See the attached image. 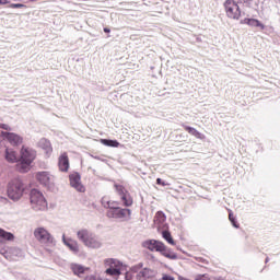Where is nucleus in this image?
<instances>
[{"label": "nucleus", "mask_w": 280, "mask_h": 280, "mask_svg": "<svg viewBox=\"0 0 280 280\" xmlns=\"http://www.w3.org/2000/svg\"><path fill=\"white\" fill-rule=\"evenodd\" d=\"M77 238L85 245L86 248H92L93 250H97L104 246L102 238L88 229L79 230L77 232Z\"/></svg>", "instance_id": "f257e3e1"}, {"label": "nucleus", "mask_w": 280, "mask_h": 280, "mask_svg": "<svg viewBox=\"0 0 280 280\" xmlns=\"http://www.w3.org/2000/svg\"><path fill=\"white\" fill-rule=\"evenodd\" d=\"M23 191H25V188L23 187V182L21 179L15 178L9 183L7 194L10 200H13L14 202L21 200Z\"/></svg>", "instance_id": "f03ea898"}, {"label": "nucleus", "mask_w": 280, "mask_h": 280, "mask_svg": "<svg viewBox=\"0 0 280 280\" xmlns=\"http://www.w3.org/2000/svg\"><path fill=\"white\" fill-rule=\"evenodd\" d=\"M30 200L34 211H45L47 209V200L40 190L32 189L30 194Z\"/></svg>", "instance_id": "7ed1b4c3"}, {"label": "nucleus", "mask_w": 280, "mask_h": 280, "mask_svg": "<svg viewBox=\"0 0 280 280\" xmlns=\"http://www.w3.org/2000/svg\"><path fill=\"white\" fill-rule=\"evenodd\" d=\"M34 159H36V150L22 147L20 156L21 170L25 172V170L34 163Z\"/></svg>", "instance_id": "20e7f679"}, {"label": "nucleus", "mask_w": 280, "mask_h": 280, "mask_svg": "<svg viewBox=\"0 0 280 280\" xmlns=\"http://www.w3.org/2000/svg\"><path fill=\"white\" fill-rule=\"evenodd\" d=\"M225 14L228 19H233L234 21H240L242 16V10H240V3L235 0H225L223 3Z\"/></svg>", "instance_id": "39448f33"}, {"label": "nucleus", "mask_w": 280, "mask_h": 280, "mask_svg": "<svg viewBox=\"0 0 280 280\" xmlns=\"http://www.w3.org/2000/svg\"><path fill=\"white\" fill-rule=\"evenodd\" d=\"M130 215H132V211L128 208H118L116 210H107L106 212L107 218L120 220L121 222H128Z\"/></svg>", "instance_id": "423d86ee"}, {"label": "nucleus", "mask_w": 280, "mask_h": 280, "mask_svg": "<svg viewBox=\"0 0 280 280\" xmlns=\"http://www.w3.org/2000/svg\"><path fill=\"white\" fill-rule=\"evenodd\" d=\"M34 235L42 244H55L54 236L45 228H37Z\"/></svg>", "instance_id": "0eeeda50"}, {"label": "nucleus", "mask_w": 280, "mask_h": 280, "mask_svg": "<svg viewBox=\"0 0 280 280\" xmlns=\"http://www.w3.org/2000/svg\"><path fill=\"white\" fill-rule=\"evenodd\" d=\"M36 179L47 189H54V177L49 172L43 171L36 174Z\"/></svg>", "instance_id": "6e6552de"}, {"label": "nucleus", "mask_w": 280, "mask_h": 280, "mask_svg": "<svg viewBox=\"0 0 280 280\" xmlns=\"http://www.w3.org/2000/svg\"><path fill=\"white\" fill-rule=\"evenodd\" d=\"M0 253L3 255L4 259H8V261H16V259L24 257L23 250H21L19 247H10L7 250H2Z\"/></svg>", "instance_id": "1a4fd4ad"}, {"label": "nucleus", "mask_w": 280, "mask_h": 280, "mask_svg": "<svg viewBox=\"0 0 280 280\" xmlns=\"http://www.w3.org/2000/svg\"><path fill=\"white\" fill-rule=\"evenodd\" d=\"M241 24L249 25V27H259V30L261 32H264L265 34H268V32H270V30H272L271 27L264 25V23H261L257 19L245 18L244 20H241Z\"/></svg>", "instance_id": "9d476101"}, {"label": "nucleus", "mask_w": 280, "mask_h": 280, "mask_svg": "<svg viewBox=\"0 0 280 280\" xmlns=\"http://www.w3.org/2000/svg\"><path fill=\"white\" fill-rule=\"evenodd\" d=\"M69 180H70V185H71V187H73V189L80 191V194H84V191L86 189L84 188V185H82V177L80 176V173L74 172V173L70 174Z\"/></svg>", "instance_id": "9b49d317"}, {"label": "nucleus", "mask_w": 280, "mask_h": 280, "mask_svg": "<svg viewBox=\"0 0 280 280\" xmlns=\"http://www.w3.org/2000/svg\"><path fill=\"white\" fill-rule=\"evenodd\" d=\"M115 189L120 196V199L125 207H132V197L128 194V190L122 185L115 184Z\"/></svg>", "instance_id": "f8f14e48"}, {"label": "nucleus", "mask_w": 280, "mask_h": 280, "mask_svg": "<svg viewBox=\"0 0 280 280\" xmlns=\"http://www.w3.org/2000/svg\"><path fill=\"white\" fill-rule=\"evenodd\" d=\"M142 248H147L151 253H161V248L163 247V242L156 241L154 238L143 241L141 244Z\"/></svg>", "instance_id": "ddd939ff"}, {"label": "nucleus", "mask_w": 280, "mask_h": 280, "mask_svg": "<svg viewBox=\"0 0 280 280\" xmlns=\"http://www.w3.org/2000/svg\"><path fill=\"white\" fill-rule=\"evenodd\" d=\"M1 137L10 142L11 145H21L23 143V137L8 131H1Z\"/></svg>", "instance_id": "4468645a"}, {"label": "nucleus", "mask_w": 280, "mask_h": 280, "mask_svg": "<svg viewBox=\"0 0 280 280\" xmlns=\"http://www.w3.org/2000/svg\"><path fill=\"white\" fill-rule=\"evenodd\" d=\"M62 243L65 244V246H67V248H69L70 252L73 253V255H78L80 253V243H78V241L65 236V234L62 235Z\"/></svg>", "instance_id": "2eb2a0df"}, {"label": "nucleus", "mask_w": 280, "mask_h": 280, "mask_svg": "<svg viewBox=\"0 0 280 280\" xmlns=\"http://www.w3.org/2000/svg\"><path fill=\"white\" fill-rule=\"evenodd\" d=\"M156 270L144 267L141 269V271H139L136 276L137 280H148V279H154L156 278Z\"/></svg>", "instance_id": "dca6fc26"}, {"label": "nucleus", "mask_w": 280, "mask_h": 280, "mask_svg": "<svg viewBox=\"0 0 280 280\" xmlns=\"http://www.w3.org/2000/svg\"><path fill=\"white\" fill-rule=\"evenodd\" d=\"M37 145L45 152V154H51L54 152V149L51 148V142L47 140L46 138H42L38 142Z\"/></svg>", "instance_id": "f3484780"}, {"label": "nucleus", "mask_w": 280, "mask_h": 280, "mask_svg": "<svg viewBox=\"0 0 280 280\" xmlns=\"http://www.w3.org/2000/svg\"><path fill=\"white\" fill-rule=\"evenodd\" d=\"M160 254L163 257H166V259H178V255H176V253H174V250H172V248L165 246V244L163 243L162 248L160 250Z\"/></svg>", "instance_id": "a211bd4d"}, {"label": "nucleus", "mask_w": 280, "mask_h": 280, "mask_svg": "<svg viewBox=\"0 0 280 280\" xmlns=\"http://www.w3.org/2000/svg\"><path fill=\"white\" fill-rule=\"evenodd\" d=\"M58 165L60 172H69V156L67 153H63L59 156Z\"/></svg>", "instance_id": "6ab92c4d"}, {"label": "nucleus", "mask_w": 280, "mask_h": 280, "mask_svg": "<svg viewBox=\"0 0 280 280\" xmlns=\"http://www.w3.org/2000/svg\"><path fill=\"white\" fill-rule=\"evenodd\" d=\"M183 128L186 130V132L190 133L191 137H196V139H200L201 141H203V139H206L205 133H201L200 131H198L194 127H189L187 125H183Z\"/></svg>", "instance_id": "aec40b11"}, {"label": "nucleus", "mask_w": 280, "mask_h": 280, "mask_svg": "<svg viewBox=\"0 0 280 280\" xmlns=\"http://www.w3.org/2000/svg\"><path fill=\"white\" fill-rule=\"evenodd\" d=\"M4 156H5V161H8V163L19 162V156L16 155V151L14 149L7 148Z\"/></svg>", "instance_id": "412c9836"}, {"label": "nucleus", "mask_w": 280, "mask_h": 280, "mask_svg": "<svg viewBox=\"0 0 280 280\" xmlns=\"http://www.w3.org/2000/svg\"><path fill=\"white\" fill-rule=\"evenodd\" d=\"M70 269L72 270L73 275H75L77 277H80V275H84V266L80 265V264H71L70 265Z\"/></svg>", "instance_id": "4be33fe9"}, {"label": "nucleus", "mask_w": 280, "mask_h": 280, "mask_svg": "<svg viewBox=\"0 0 280 280\" xmlns=\"http://www.w3.org/2000/svg\"><path fill=\"white\" fill-rule=\"evenodd\" d=\"M0 237L5 240V242H14V235L11 232H8L0 228Z\"/></svg>", "instance_id": "5701e85b"}, {"label": "nucleus", "mask_w": 280, "mask_h": 280, "mask_svg": "<svg viewBox=\"0 0 280 280\" xmlns=\"http://www.w3.org/2000/svg\"><path fill=\"white\" fill-rule=\"evenodd\" d=\"M101 143L107 148H119V141L110 139H101Z\"/></svg>", "instance_id": "b1692460"}, {"label": "nucleus", "mask_w": 280, "mask_h": 280, "mask_svg": "<svg viewBox=\"0 0 280 280\" xmlns=\"http://www.w3.org/2000/svg\"><path fill=\"white\" fill-rule=\"evenodd\" d=\"M167 220V215L163 211H158L154 217V222L156 224H163Z\"/></svg>", "instance_id": "393cba45"}, {"label": "nucleus", "mask_w": 280, "mask_h": 280, "mask_svg": "<svg viewBox=\"0 0 280 280\" xmlns=\"http://www.w3.org/2000/svg\"><path fill=\"white\" fill-rule=\"evenodd\" d=\"M162 237L163 240H165L168 244H172V246H174L176 243L174 242V238L172 237V233H170V231L164 230L162 232Z\"/></svg>", "instance_id": "a878e982"}, {"label": "nucleus", "mask_w": 280, "mask_h": 280, "mask_svg": "<svg viewBox=\"0 0 280 280\" xmlns=\"http://www.w3.org/2000/svg\"><path fill=\"white\" fill-rule=\"evenodd\" d=\"M105 272L110 277H119V275H121V269L110 267V268H107Z\"/></svg>", "instance_id": "bb28decb"}, {"label": "nucleus", "mask_w": 280, "mask_h": 280, "mask_svg": "<svg viewBox=\"0 0 280 280\" xmlns=\"http://www.w3.org/2000/svg\"><path fill=\"white\" fill-rule=\"evenodd\" d=\"M229 220H230L232 226H234V229H240V223H237V218H235V215H233V211H231V210L229 212Z\"/></svg>", "instance_id": "cd10ccee"}, {"label": "nucleus", "mask_w": 280, "mask_h": 280, "mask_svg": "<svg viewBox=\"0 0 280 280\" xmlns=\"http://www.w3.org/2000/svg\"><path fill=\"white\" fill-rule=\"evenodd\" d=\"M119 202L117 201H109L108 211H115L116 209H119Z\"/></svg>", "instance_id": "c85d7f7f"}, {"label": "nucleus", "mask_w": 280, "mask_h": 280, "mask_svg": "<svg viewBox=\"0 0 280 280\" xmlns=\"http://www.w3.org/2000/svg\"><path fill=\"white\" fill-rule=\"evenodd\" d=\"M140 270H143V262H139L131 267V272H139Z\"/></svg>", "instance_id": "c756f323"}, {"label": "nucleus", "mask_w": 280, "mask_h": 280, "mask_svg": "<svg viewBox=\"0 0 280 280\" xmlns=\"http://www.w3.org/2000/svg\"><path fill=\"white\" fill-rule=\"evenodd\" d=\"M237 3H242L245 8H253V0H237Z\"/></svg>", "instance_id": "7c9ffc66"}, {"label": "nucleus", "mask_w": 280, "mask_h": 280, "mask_svg": "<svg viewBox=\"0 0 280 280\" xmlns=\"http://www.w3.org/2000/svg\"><path fill=\"white\" fill-rule=\"evenodd\" d=\"M237 3H242L245 8H253V0H237Z\"/></svg>", "instance_id": "2f4dec72"}, {"label": "nucleus", "mask_w": 280, "mask_h": 280, "mask_svg": "<svg viewBox=\"0 0 280 280\" xmlns=\"http://www.w3.org/2000/svg\"><path fill=\"white\" fill-rule=\"evenodd\" d=\"M101 205L104 207V209H108V207H110V200H108L106 197H103L101 199Z\"/></svg>", "instance_id": "473e14b6"}, {"label": "nucleus", "mask_w": 280, "mask_h": 280, "mask_svg": "<svg viewBox=\"0 0 280 280\" xmlns=\"http://www.w3.org/2000/svg\"><path fill=\"white\" fill-rule=\"evenodd\" d=\"M9 8H12V9H21V8H27V5L23 4V3H11L9 5Z\"/></svg>", "instance_id": "72a5a7b5"}, {"label": "nucleus", "mask_w": 280, "mask_h": 280, "mask_svg": "<svg viewBox=\"0 0 280 280\" xmlns=\"http://www.w3.org/2000/svg\"><path fill=\"white\" fill-rule=\"evenodd\" d=\"M195 280H209V276L207 273L203 275H197L195 277Z\"/></svg>", "instance_id": "f704fd0d"}, {"label": "nucleus", "mask_w": 280, "mask_h": 280, "mask_svg": "<svg viewBox=\"0 0 280 280\" xmlns=\"http://www.w3.org/2000/svg\"><path fill=\"white\" fill-rule=\"evenodd\" d=\"M162 280H175V279L172 276L163 275Z\"/></svg>", "instance_id": "c9c22d12"}, {"label": "nucleus", "mask_w": 280, "mask_h": 280, "mask_svg": "<svg viewBox=\"0 0 280 280\" xmlns=\"http://www.w3.org/2000/svg\"><path fill=\"white\" fill-rule=\"evenodd\" d=\"M156 185H162V187H165V182H163V179H161V178H158L156 179Z\"/></svg>", "instance_id": "e433bc0d"}, {"label": "nucleus", "mask_w": 280, "mask_h": 280, "mask_svg": "<svg viewBox=\"0 0 280 280\" xmlns=\"http://www.w3.org/2000/svg\"><path fill=\"white\" fill-rule=\"evenodd\" d=\"M148 257L150 261H156V257L154 256V254H149Z\"/></svg>", "instance_id": "4c0bfd02"}, {"label": "nucleus", "mask_w": 280, "mask_h": 280, "mask_svg": "<svg viewBox=\"0 0 280 280\" xmlns=\"http://www.w3.org/2000/svg\"><path fill=\"white\" fill-rule=\"evenodd\" d=\"M10 4V0H0V5H8Z\"/></svg>", "instance_id": "58836bf2"}, {"label": "nucleus", "mask_w": 280, "mask_h": 280, "mask_svg": "<svg viewBox=\"0 0 280 280\" xmlns=\"http://www.w3.org/2000/svg\"><path fill=\"white\" fill-rule=\"evenodd\" d=\"M0 128H2V130H10V126L5 124L0 125Z\"/></svg>", "instance_id": "ea45409f"}, {"label": "nucleus", "mask_w": 280, "mask_h": 280, "mask_svg": "<svg viewBox=\"0 0 280 280\" xmlns=\"http://www.w3.org/2000/svg\"><path fill=\"white\" fill-rule=\"evenodd\" d=\"M125 280H132V276L128 275V272L125 275Z\"/></svg>", "instance_id": "a19ab883"}, {"label": "nucleus", "mask_w": 280, "mask_h": 280, "mask_svg": "<svg viewBox=\"0 0 280 280\" xmlns=\"http://www.w3.org/2000/svg\"><path fill=\"white\" fill-rule=\"evenodd\" d=\"M104 32H105V34H110V28L105 27V28H104Z\"/></svg>", "instance_id": "79ce46f5"}, {"label": "nucleus", "mask_w": 280, "mask_h": 280, "mask_svg": "<svg viewBox=\"0 0 280 280\" xmlns=\"http://www.w3.org/2000/svg\"><path fill=\"white\" fill-rule=\"evenodd\" d=\"M178 280H188L187 278L183 277V276H179L178 277Z\"/></svg>", "instance_id": "37998d69"}, {"label": "nucleus", "mask_w": 280, "mask_h": 280, "mask_svg": "<svg viewBox=\"0 0 280 280\" xmlns=\"http://www.w3.org/2000/svg\"><path fill=\"white\" fill-rule=\"evenodd\" d=\"M268 261H270V258H269V257H267V258L265 259V264H268Z\"/></svg>", "instance_id": "c03bdc74"}, {"label": "nucleus", "mask_w": 280, "mask_h": 280, "mask_svg": "<svg viewBox=\"0 0 280 280\" xmlns=\"http://www.w3.org/2000/svg\"><path fill=\"white\" fill-rule=\"evenodd\" d=\"M13 1L19 2V3H22V2L25 1V0H13Z\"/></svg>", "instance_id": "a18cd8bd"}, {"label": "nucleus", "mask_w": 280, "mask_h": 280, "mask_svg": "<svg viewBox=\"0 0 280 280\" xmlns=\"http://www.w3.org/2000/svg\"><path fill=\"white\" fill-rule=\"evenodd\" d=\"M202 264H209V261H207L206 259H202Z\"/></svg>", "instance_id": "49530a36"}, {"label": "nucleus", "mask_w": 280, "mask_h": 280, "mask_svg": "<svg viewBox=\"0 0 280 280\" xmlns=\"http://www.w3.org/2000/svg\"><path fill=\"white\" fill-rule=\"evenodd\" d=\"M202 39H200V37H197V42L200 43Z\"/></svg>", "instance_id": "de8ad7c7"}]
</instances>
